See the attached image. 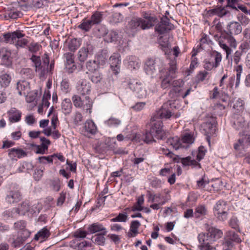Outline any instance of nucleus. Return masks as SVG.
<instances>
[{
	"label": "nucleus",
	"mask_w": 250,
	"mask_h": 250,
	"mask_svg": "<svg viewBox=\"0 0 250 250\" xmlns=\"http://www.w3.org/2000/svg\"><path fill=\"white\" fill-rule=\"evenodd\" d=\"M150 130L158 139H163L165 136V132L163 129V123L162 121H154L150 123Z\"/></svg>",
	"instance_id": "nucleus-5"
},
{
	"label": "nucleus",
	"mask_w": 250,
	"mask_h": 250,
	"mask_svg": "<svg viewBox=\"0 0 250 250\" xmlns=\"http://www.w3.org/2000/svg\"><path fill=\"white\" fill-rule=\"evenodd\" d=\"M158 42L161 49L164 51L167 50L170 47V43L167 39L164 38L162 36L158 38Z\"/></svg>",
	"instance_id": "nucleus-47"
},
{
	"label": "nucleus",
	"mask_w": 250,
	"mask_h": 250,
	"mask_svg": "<svg viewBox=\"0 0 250 250\" xmlns=\"http://www.w3.org/2000/svg\"><path fill=\"white\" fill-rule=\"evenodd\" d=\"M207 213V207L204 205H199L195 208L194 217L202 220Z\"/></svg>",
	"instance_id": "nucleus-31"
},
{
	"label": "nucleus",
	"mask_w": 250,
	"mask_h": 250,
	"mask_svg": "<svg viewBox=\"0 0 250 250\" xmlns=\"http://www.w3.org/2000/svg\"><path fill=\"white\" fill-rule=\"evenodd\" d=\"M66 59L65 63L66 71L68 73H73L77 68L74 62V55L71 53H66L64 55Z\"/></svg>",
	"instance_id": "nucleus-15"
},
{
	"label": "nucleus",
	"mask_w": 250,
	"mask_h": 250,
	"mask_svg": "<svg viewBox=\"0 0 250 250\" xmlns=\"http://www.w3.org/2000/svg\"><path fill=\"white\" fill-rule=\"evenodd\" d=\"M124 62L131 70L138 69L140 67L139 60L134 56L127 57Z\"/></svg>",
	"instance_id": "nucleus-19"
},
{
	"label": "nucleus",
	"mask_w": 250,
	"mask_h": 250,
	"mask_svg": "<svg viewBox=\"0 0 250 250\" xmlns=\"http://www.w3.org/2000/svg\"><path fill=\"white\" fill-rule=\"evenodd\" d=\"M134 158H131V161L133 164V166L134 167H138V166L140 164L143 162L145 160V158L144 157V155H143L141 157H137L135 154H134Z\"/></svg>",
	"instance_id": "nucleus-60"
},
{
	"label": "nucleus",
	"mask_w": 250,
	"mask_h": 250,
	"mask_svg": "<svg viewBox=\"0 0 250 250\" xmlns=\"http://www.w3.org/2000/svg\"><path fill=\"white\" fill-rule=\"evenodd\" d=\"M11 52L6 48H0V58L1 59L4 64L9 65L11 62Z\"/></svg>",
	"instance_id": "nucleus-23"
},
{
	"label": "nucleus",
	"mask_w": 250,
	"mask_h": 250,
	"mask_svg": "<svg viewBox=\"0 0 250 250\" xmlns=\"http://www.w3.org/2000/svg\"><path fill=\"white\" fill-rule=\"evenodd\" d=\"M29 205L27 202H23L18 208H13L11 211L7 210L4 213H6L8 216L15 217V213L20 215H24L26 212L30 210Z\"/></svg>",
	"instance_id": "nucleus-10"
},
{
	"label": "nucleus",
	"mask_w": 250,
	"mask_h": 250,
	"mask_svg": "<svg viewBox=\"0 0 250 250\" xmlns=\"http://www.w3.org/2000/svg\"><path fill=\"white\" fill-rule=\"evenodd\" d=\"M219 44L220 46L225 51L226 53V57L228 58L229 56L231 53V49L224 42L220 39L219 41Z\"/></svg>",
	"instance_id": "nucleus-59"
},
{
	"label": "nucleus",
	"mask_w": 250,
	"mask_h": 250,
	"mask_svg": "<svg viewBox=\"0 0 250 250\" xmlns=\"http://www.w3.org/2000/svg\"><path fill=\"white\" fill-rule=\"evenodd\" d=\"M181 163L185 166H192L193 167L200 168L201 167L200 164L195 160L192 159L190 156L183 158L181 159Z\"/></svg>",
	"instance_id": "nucleus-35"
},
{
	"label": "nucleus",
	"mask_w": 250,
	"mask_h": 250,
	"mask_svg": "<svg viewBox=\"0 0 250 250\" xmlns=\"http://www.w3.org/2000/svg\"><path fill=\"white\" fill-rule=\"evenodd\" d=\"M142 19L136 18L131 20L128 23V28L133 32H135L137 30L142 29Z\"/></svg>",
	"instance_id": "nucleus-30"
},
{
	"label": "nucleus",
	"mask_w": 250,
	"mask_h": 250,
	"mask_svg": "<svg viewBox=\"0 0 250 250\" xmlns=\"http://www.w3.org/2000/svg\"><path fill=\"white\" fill-rule=\"evenodd\" d=\"M206 228L207 231V233L213 242L216 241L222 237L223 233L221 229L209 226L208 224H206Z\"/></svg>",
	"instance_id": "nucleus-12"
},
{
	"label": "nucleus",
	"mask_w": 250,
	"mask_h": 250,
	"mask_svg": "<svg viewBox=\"0 0 250 250\" xmlns=\"http://www.w3.org/2000/svg\"><path fill=\"white\" fill-rule=\"evenodd\" d=\"M11 77L7 74H3L0 76V84L2 87L8 86L11 82Z\"/></svg>",
	"instance_id": "nucleus-45"
},
{
	"label": "nucleus",
	"mask_w": 250,
	"mask_h": 250,
	"mask_svg": "<svg viewBox=\"0 0 250 250\" xmlns=\"http://www.w3.org/2000/svg\"><path fill=\"white\" fill-rule=\"evenodd\" d=\"M169 68H161L159 70V78L161 80V86L163 89L171 87L172 81L174 78L173 74L176 72V62L175 60H171L169 63Z\"/></svg>",
	"instance_id": "nucleus-1"
},
{
	"label": "nucleus",
	"mask_w": 250,
	"mask_h": 250,
	"mask_svg": "<svg viewBox=\"0 0 250 250\" xmlns=\"http://www.w3.org/2000/svg\"><path fill=\"white\" fill-rule=\"evenodd\" d=\"M141 224L138 220H134L131 222L129 231L128 233L129 237H135L138 233V228Z\"/></svg>",
	"instance_id": "nucleus-34"
},
{
	"label": "nucleus",
	"mask_w": 250,
	"mask_h": 250,
	"mask_svg": "<svg viewBox=\"0 0 250 250\" xmlns=\"http://www.w3.org/2000/svg\"><path fill=\"white\" fill-rule=\"evenodd\" d=\"M102 79V76L101 73L98 72H93L91 76V80L93 83H97L100 82Z\"/></svg>",
	"instance_id": "nucleus-63"
},
{
	"label": "nucleus",
	"mask_w": 250,
	"mask_h": 250,
	"mask_svg": "<svg viewBox=\"0 0 250 250\" xmlns=\"http://www.w3.org/2000/svg\"><path fill=\"white\" fill-rule=\"evenodd\" d=\"M85 102H84L83 108V109L85 110L86 112L89 114H91L92 112V102L91 101L89 100L88 97L86 96L85 97Z\"/></svg>",
	"instance_id": "nucleus-50"
},
{
	"label": "nucleus",
	"mask_w": 250,
	"mask_h": 250,
	"mask_svg": "<svg viewBox=\"0 0 250 250\" xmlns=\"http://www.w3.org/2000/svg\"><path fill=\"white\" fill-rule=\"evenodd\" d=\"M117 35L116 32L111 31L106 35L105 40L108 42H112L117 40Z\"/></svg>",
	"instance_id": "nucleus-64"
},
{
	"label": "nucleus",
	"mask_w": 250,
	"mask_h": 250,
	"mask_svg": "<svg viewBox=\"0 0 250 250\" xmlns=\"http://www.w3.org/2000/svg\"><path fill=\"white\" fill-rule=\"evenodd\" d=\"M227 206V202L223 200L218 201L214 206L213 214L218 221L224 222L227 220L229 210Z\"/></svg>",
	"instance_id": "nucleus-2"
},
{
	"label": "nucleus",
	"mask_w": 250,
	"mask_h": 250,
	"mask_svg": "<svg viewBox=\"0 0 250 250\" xmlns=\"http://www.w3.org/2000/svg\"><path fill=\"white\" fill-rule=\"evenodd\" d=\"M158 66L157 62L152 59H148L146 62L144 70L147 75L153 76L156 73Z\"/></svg>",
	"instance_id": "nucleus-14"
},
{
	"label": "nucleus",
	"mask_w": 250,
	"mask_h": 250,
	"mask_svg": "<svg viewBox=\"0 0 250 250\" xmlns=\"http://www.w3.org/2000/svg\"><path fill=\"white\" fill-rule=\"evenodd\" d=\"M247 125V122L241 116H239L237 120L233 122V127L236 130H240L243 128Z\"/></svg>",
	"instance_id": "nucleus-40"
},
{
	"label": "nucleus",
	"mask_w": 250,
	"mask_h": 250,
	"mask_svg": "<svg viewBox=\"0 0 250 250\" xmlns=\"http://www.w3.org/2000/svg\"><path fill=\"white\" fill-rule=\"evenodd\" d=\"M199 242L198 248L200 250H212L213 246L211 245L212 240L207 233H201L198 236Z\"/></svg>",
	"instance_id": "nucleus-6"
},
{
	"label": "nucleus",
	"mask_w": 250,
	"mask_h": 250,
	"mask_svg": "<svg viewBox=\"0 0 250 250\" xmlns=\"http://www.w3.org/2000/svg\"><path fill=\"white\" fill-rule=\"evenodd\" d=\"M167 142L175 150H177L180 148L185 147L186 146L185 145H183L181 141V139L177 136L168 139Z\"/></svg>",
	"instance_id": "nucleus-32"
},
{
	"label": "nucleus",
	"mask_w": 250,
	"mask_h": 250,
	"mask_svg": "<svg viewBox=\"0 0 250 250\" xmlns=\"http://www.w3.org/2000/svg\"><path fill=\"white\" fill-rule=\"evenodd\" d=\"M227 29L229 34L238 35L242 32V28L239 22L232 21L228 25Z\"/></svg>",
	"instance_id": "nucleus-27"
},
{
	"label": "nucleus",
	"mask_w": 250,
	"mask_h": 250,
	"mask_svg": "<svg viewBox=\"0 0 250 250\" xmlns=\"http://www.w3.org/2000/svg\"><path fill=\"white\" fill-rule=\"evenodd\" d=\"M144 142L146 144H149L156 141L155 140V136L150 130H146L144 135Z\"/></svg>",
	"instance_id": "nucleus-46"
},
{
	"label": "nucleus",
	"mask_w": 250,
	"mask_h": 250,
	"mask_svg": "<svg viewBox=\"0 0 250 250\" xmlns=\"http://www.w3.org/2000/svg\"><path fill=\"white\" fill-rule=\"evenodd\" d=\"M234 70L236 71L235 88H237L240 83L241 74L243 72L242 65L241 64L237 65L234 67Z\"/></svg>",
	"instance_id": "nucleus-42"
},
{
	"label": "nucleus",
	"mask_w": 250,
	"mask_h": 250,
	"mask_svg": "<svg viewBox=\"0 0 250 250\" xmlns=\"http://www.w3.org/2000/svg\"><path fill=\"white\" fill-rule=\"evenodd\" d=\"M64 45L70 51L74 52L80 46L81 42L79 40L73 38L67 40Z\"/></svg>",
	"instance_id": "nucleus-24"
},
{
	"label": "nucleus",
	"mask_w": 250,
	"mask_h": 250,
	"mask_svg": "<svg viewBox=\"0 0 250 250\" xmlns=\"http://www.w3.org/2000/svg\"><path fill=\"white\" fill-rule=\"evenodd\" d=\"M197 198V195L193 192H191L188 196L187 202L188 203L189 205H193L196 202Z\"/></svg>",
	"instance_id": "nucleus-57"
},
{
	"label": "nucleus",
	"mask_w": 250,
	"mask_h": 250,
	"mask_svg": "<svg viewBox=\"0 0 250 250\" xmlns=\"http://www.w3.org/2000/svg\"><path fill=\"white\" fill-rule=\"evenodd\" d=\"M42 48V46L37 42H31L28 46L29 51L32 53H36Z\"/></svg>",
	"instance_id": "nucleus-62"
},
{
	"label": "nucleus",
	"mask_w": 250,
	"mask_h": 250,
	"mask_svg": "<svg viewBox=\"0 0 250 250\" xmlns=\"http://www.w3.org/2000/svg\"><path fill=\"white\" fill-rule=\"evenodd\" d=\"M144 19H142V29H149L156 24L158 20L156 16L151 14L144 12L143 14Z\"/></svg>",
	"instance_id": "nucleus-8"
},
{
	"label": "nucleus",
	"mask_w": 250,
	"mask_h": 250,
	"mask_svg": "<svg viewBox=\"0 0 250 250\" xmlns=\"http://www.w3.org/2000/svg\"><path fill=\"white\" fill-rule=\"evenodd\" d=\"M25 35L20 31L17 30L13 32L8 33L3 35L4 41L11 44L16 43L18 39L24 37Z\"/></svg>",
	"instance_id": "nucleus-13"
},
{
	"label": "nucleus",
	"mask_w": 250,
	"mask_h": 250,
	"mask_svg": "<svg viewBox=\"0 0 250 250\" xmlns=\"http://www.w3.org/2000/svg\"><path fill=\"white\" fill-rule=\"evenodd\" d=\"M89 51L86 47H82L78 52V58L81 62H84L88 57Z\"/></svg>",
	"instance_id": "nucleus-43"
},
{
	"label": "nucleus",
	"mask_w": 250,
	"mask_h": 250,
	"mask_svg": "<svg viewBox=\"0 0 250 250\" xmlns=\"http://www.w3.org/2000/svg\"><path fill=\"white\" fill-rule=\"evenodd\" d=\"M88 231L90 233H95L100 232L103 234H106L107 230L104 226L99 223H93L88 226Z\"/></svg>",
	"instance_id": "nucleus-22"
},
{
	"label": "nucleus",
	"mask_w": 250,
	"mask_h": 250,
	"mask_svg": "<svg viewBox=\"0 0 250 250\" xmlns=\"http://www.w3.org/2000/svg\"><path fill=\"white\" fill-rule=\"evenodd\" d=\"M206 152V149L201 146L199 147L198 150L192 152V155L193 157H196V160L199 162L204 158Z\"/></svg>",
	"instance_id": "nucleus-38"
},
{
	"label": "nucleus",
	"mask_w": 250,
	"mask_h": 250,
	"mask_svg": "<svg viewBox=\"0 0 250 250\" xmlns=\"http://www.w3.org/2000/svg\"><path fill=\"white\" fill-rule=\"evenodd\" d=\"M76 88L78 93L82 95H87L91 91V84L87 80L82 79L77 83Z\"/></svg>",
	"instance_id": "nucleus-11"
},
{
	"label": "nucleus",
	"mask_w": 250,
	"mask_h": 250,
	"mask_svg": "<svg viewBox=\"0 0 250 250\" xmlns=\"http://www.w3.org/2000/svg\"><path fill=\"white\" fill-rule=\"evenodd\" d=\"M127 219V215L126 213H119L117 216L115 218H112L110 221L112 222H125Z\"/></svg>",
	"instance_id": "nucleus-52"
},
{
	"label": "nucleus",
	"mask_w": 250,
	"mask_h": 250,
	"mask_svg": "<svg viewBox=\"0 0 250 250\" xmlns=\"http://www.w3.org/2000/svg\"><path fill=\"white\" fill-rule=\"evenodd\" d=\"M184 82L182 79L175 80L172 81L171 89L170 93H174L175 96H178L181 91V87H183Z\"/></svg>",
	"instance_id": "nucleus-29"
},
{
	"label": "nucleus",
	"mask_w": 250,
	"mask_h": 250,
	"mask_svg": "<svg viewBox=\"0 0 250 250\" xmlns=\"http://www.w3.org/2000/svg\"><path fill=\"white\" fill-rule=\"evenodd\" d=\"M129 88L133 91L139 98H145L148 93L142 83L135 79H129L128 82Z\"/></svg>",
	"instance_id": "nucleus-4"
},
{
	"label": "nucleus",
	"mask_w": 250,
	"mask_h": 250,
	"mask_svg": "<svg viewBox=\"0 0 250 250\" xmlns=\"http://www.w3.org/2000/svg\"><path fill=\"white\" fill-rule=\"evenodd\" d=\"M84 128L85 132L88 134H90L91 135L95 134L97 132V127L92 120H87L84 125Z\"/></svg>",
	"instance_id": "nucleus-28"
},
{
	"label": "nucleus",
	"mask_w": 250,
	"mask_h": 250,
	"mask_svg": "<svg viewBox=\"0 0 250 250\" xmlns=\"http://www.w3.org/2000/svg\"><path fill=\"white\" fill-rule=\"evenodd\" d=\"M174 28L173 24L170 22L169 19L165 15L161 18L160 21H158L155 26V32L159 35H162Z\"/></svg>",
	"instance_id": "nucleus-3"
},
{
	"label": "nucleus",
	"mask_w": 250,
	"mask_h": 250,
	"mask_svg": "<svg viewBox=\"0 0 250 250\" xmlns=\"http://www.w3.org/2000/svg\"><path fill=\"white\" fill-rule=\"evenodd\" d=\"M38 160L39 163L42 164H52L53 161V156L51 155L47 156L39 157Z\"/></svg>",
	"instance_id": "nucleus-56"
},
{
	"label": "nucleus",
	"mask_w": 250,
	"mask_h": 250,
	"mask_svg": "<svg viewBox=\"0 0 250 250\" xmlns=\"http://www.w3.org/2000/svg\"><path fill=\"white\" fill-rule=\"evenodd\" d=\"M21 199V195L18 189L10 190L8 192L5 200L7 202L12 204L19 202Z\"/></svg>",
	"instance_id": "nucleus-18"
},
{
	"label": "nucleus",
	"mask_w": 250,
	"mask_h": 250,
	"mask_svg": "<svg viewBox=\"0 0 250 250\" xmlns=\"http://www.w3.org/2000/svg\"><path fill=\"white\" fill-rule=\"evenodd\" d=\"M62 110L65 115H68L71 112L72 104L70 99H65L62 103Z\"/></svg>",
	"instance_id": "nucleus-36"
},
{
	"label": "nucleus",
	"mask_w": 250,
	"mask_h": 250,
	"mask_svg": "<svg viewBox=\"0 0 250 250\" xmlns=\"http://www.w3.org/2000/svg\"><path fill=\"white\" fill-rule=\"evenodd\" d=\"M219 44L220 46L225 51L226 53V57L228 58L229 56L231 53V49L224 42L220 39L219 41Z\"/></svg>",
	"instance_id": "nucleus-58"
},
{
	"label": "nucleus",
	"mask_w": 250,
	"mask_h": 250,
	"mask_svg": "<svg viewBox=\"0 0 250 250\" xmlns=\"http://www.w3.org/2000/svg\"><path fill=\"white\" fill-rule=\"evenodd\" d=\"M170 105V104L169 103H166L162 105L158 113L161 119H168L172 117V112L168 108Z\"/></svg>",
	"instance_id": "nucleus-26"
},
{
	"label": "nucleus",
	"mask_w": 250,
	"mask_h": 250,
	"mask_svg": "<svg viewBox=\"0 0 250 250\" xmlns=\"http://www.w3.org/2000/svg\"><path fill=\"white\" fill-rule=\"evenodd\" d=\"M72 101L74 106L79 108L83 107L84 102V101H82L81 98L78 95H74L72 97Z\"/></svg>",
	"instance_id": "nucleus-55"
},
{
	"label": "nucleus",
	"mask_w": 250,
	"mask_h": 250,
	"mask_svg": "<svg viewBox=\"0 0 250 250\" xmlns=\"http://www.w3.org/2000/svg\"><path fill=\"white\" fill-rule=\"evenodd\" d=\"M225 242L226 246H233L234 243L239 244L242 242V240L239 235L232 230H229L225 233L224 241Z\"/></svg>",
	"instance_id": "nucleus-7"
},
{
	"label": "nucleus",
	"mask_w": 250,
	"mask_h": 250,
	"mask_svg": "<svg viewBox=\"0 0 250 250\" xmlns=\"http://www.w3.org/2000/svg\"><path fill=\"white\" fill-rule=\"evenodd\" d=\"M45 55L46 57L44 59L43 64L36 68V71L39 73L40 77H44L46 74L49 73L48 64L49 60L48 56L46 54Z\"/></svg>",
	"instance_id": "nucleus-21"
},
{
	"label": "nucleus",
	"mask_w": 250,
	"mask_h": 250,
	"mask_svg": "<svg viewBox=\"0 0 250 250\" xmlns=\"http://www.w3.org/2000/svg\"><path fill=\"white\" fill-rule=\"evenodd\" d=\"M87 69L91 72H95L99 68V65L96 61H89L86 63Z\"/></svg>",
	"instance_id": "nucleus-54"
},
{
	"label": "nucleus",
	"mask_w": 250,
	"mask_h": 250,
	"mask_svg": "<svg viewBox=\"0 0 250 250\" xmlns=\"http://www.w3.org/2000/svg\"><path fill=\"white\" fill-rule=\"evenodd\" d=\"M121 123V121L115 118L111 117L104 122V124L109 127H117Z\"/></svg>",
	"instance_id": "nucleus-49"
},
{
	"label": "nucleus",
	"mask_w": 250,
	"mask_h": 250,
	"mask_svg": "<svg viewBox=\"0 0 250 250\" xmlns=\"http://www.w3.org/2000/svg\"><path fill=\"white\" fill-rule=\"evenodd\" d=\"M90 19L94 25L98 24L102 21L103 14L101 12L96 11L91 15Z\"/></svg>",
	"instance_id": "nucleus-41"
},
{
	"label": "nucleus",
	"mask_w": 250,
	"mask_h": 250,
	"mask_svg": "<svg viewBox=\"0 0 250 250\" xmlns=\"http://www.w3.org/2000/svg\"><path fill=\"white\" fill-rule=\"evenodd\" d=\"M94 24L90 19H84L81 23L78 26V28L85 31H88Z\"/></svg>",
	"instance_id": "nucleus-39"
},
{
	"label": "nucleus",
	"mask_w": 250,
	"mask_h": 250,
	"mask_svg": "<svg viewBox=\"0 0 250 250\" xmlns=\"http://www.w3.org/2000/svg\"><path fill=\"white\" fill-rule=\"evenodd\" d=\"M17 85L19 94L20 95L25 96L30 89L29 83L26 81H20L17 83Z\"/></svg>",
	"instance_id": "nucleus-25"
},
{
	"label": "nucleus",
	"mask_w": 250,
	"mask_h": 250,
	"mask_svg": "<svg viewBox=\"0 0 250 250\" xmlns=\"http://www.w3.org/2000/svg\"><path fill=\"white\" fill-rule=\"evenodd\" d=\"M120 57L118 53H114L109 59L111 68L115 75L118 74L120 71V64L121 62Z\"/></svg>",
	"instance_id": "nucleus-9"
},
{
	"label": "nucleus",
	"mask_w": 250,
	"mask_h": 250,
	"mask_svg": "<svg viewBox=\"0 0 250 250\" xmlns=\"http://www.w3.org/2000/svg\"><path fill=\"white\" fill-rule=\"evenodd\" d=\"M224 39L226 40L229 45L235 48L237 46V42L234 38L230 34H227L224 36Z\"/></svg>",
	"instance_id": "nucleus-51"
},
{
	"label": "nucleus",
	"mask_w": 250,
	"mask_h": 250,
	"mask_svg": "<svg viewBox=\"0 0 250 250\" xmlns=\"http://www.w3.org/2000/svg\"><path fill=\"white\" fill-rule=\"evenodd\" d=\"M106 234L99 233L95 235V242L99 245H104L105 241V238L104 236Z\"/></svg>",
	"instance_id": "nucleus-61"
},
{
	"label": "nucleus",
	"mask_w": 250,
	"mask_h": 250,
	"mask_svg": "<svg viewBox=\"0 0 250 250\" xmlns=\"http://www.w3.org/2000/svg\"><path fill=\"white\" fill-rule=\"evenodd\" d=\"M207 13L210 16L217 15L218 17H222L227 14V11L224 7L220 6L209 9Z\"/></svg>",
	"instance_id": "nucleus-33"
},
{
	"label": "nucleus",
	"mask_w": 250,
	"mask_h": 250,
	"mask_svg": "<svg viewBox=\"0 0 250 250\" xmlns=\"http://www.w3.org/2000/svg\"><path fill=\"white\" fill-rule=\"evenodd\" d=\"M8 157L12 160L17 161L18 159H21L27 156L26 152L20 148H12L8 150Z\"/></svg>",
	"instance_id": "nucleus-16"
},
{
	"label": "nucleus",
	"mask_w": 250,
	"mask_h": 250,
	"mask_svg": "<svg viewBox=\"0 0 250 250\" xmlns=\"http://www.w3.org/2000/svg\"><path fill=\"white\" fill-rule=\"evenodd\" d=\"M229 226L233 229L239 230V220L235 216H232L229 221Z\"/></svg>",
	"instance_id": "nucleus-53"
},
{
	"label": "nucleus",
	"mask_w": 250,
	"mask_h": 250,
	"mask_svg": "<svg viewBox=\"0 0 250 250\" xmlns=\"http://www.w3.org/2000/svg\"><path fill=\"white\" fill-rule=\"evenodd\" d=\"M8 121L11 123L19 122L21 120V112L15 107L11 108L7 111Z\"/></svg>",
	"instance_id": "nucleus-17"
},
{
	"label": "nucleus",
	"mask_w": 250,
	"mask_h": 250,
	"mask_svg": "<svg viewBox=\"0 0 250 250\" xmlns=\"http://www.w3.org/2000/svg\"><path fill=\"white\" fill-rule=\"evenodd\" d=\"M210 57L211 59L214 61L213 63L215 64V68L217 67L219 65L222 59L221 53L216 51H213L211 53Z\"/></svg>",
	"instance_id": "nucleus-44"
},
{
	"label": "nucleus",
	"mask_w": 250,
	"mask_h": 250,
	"mask_svg": "<svg viewBox=\"0 0 250 250\" xmlns=\"http://www.w3.org/2000/svg\"><path fill=\"white\" fill-rule=\"evenodd\" d=\"M123 16L120 13H115L110 17L109 21L112 24H116L123 21Z\"/></svg>",
	"instance_id": "nucleus-48"
},
{
	"label": "nucleus",
	"mask_w": 250,
	"mask_h": 250,
	"mask_svg": "<svg viewBox=\"0 0 250 250\" xmlns=\"http://www.w3.org/2000/svg\"><path fill=\"white\" fill-rule=\"evenodd\" d=\"M181 141L183 145L186 146L185 148H187L194 142V139L191 134L185 133L181 136Z\"/></svg>",
	"instance_id": "nucleus-37"
},
{
	"label": "nucleus",
	"mask_w": 250,
	"mask_h": 250,
	"mask_svg": "<svg viewBox=\"0 0 250 250\" xmlns=\"http://www.w3.org/2000/svg\"><path fill=\"white\" fill-rule=\"evenodd\" d=\"M51 233L46 227L40 229L34 236V239L40 242L46 241L50 237Z\"/></svg>",
	"instance_id": "nucleus-20"
}]
</instances>
